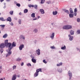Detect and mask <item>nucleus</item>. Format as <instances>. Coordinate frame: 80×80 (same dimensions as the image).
<instances>
[{"instance_id": "nucleus-17", "label": "nucleus", "mask_w": 80, "mask_h": 80, "mask_svg": "<svg viewBox=\"0 0 80 80\" xmlns=\"http://www.w3.org/2000/svg\"><path fill=\"white\" fill-rule=\"evenodd\" d=\"M0 20L2 21V22H5L6 21V19H4L3 18L1 17L0 18Z\"/></svg>"}, {"instance_id": "nucleus-50", "label": "nucleus", "mask_w": 80, "mask_h": 80, "mask_svg": "<svg viewBox=\"0 0 80 80\" xmlns=\"http://www.w3.org/2000/svg\"><path fill=\"white\" fill-rule=\"evenodd\" d=\"M24 64V63L23 62H22L21 64V65L22 66H23Z\"/></svg>"}, {"instance_id": "nucleus-30", "label": "nucleus", "mask_w": 80, "mask_h": 80, "mask_svg": "<svg viewBox=\"0 0 80 80\" xmlns=\"http://www.w3.org/2000/svg\"><path fill=\"white\" fill-rule=\"evenodd\" d=\"M41 4H43L45 3V0H41Z\"/></svg>"}, {"instance_id": "nucleus-18", "label": "nucleus", "mask_w": 80, "mask_h": 80, "mask_svg": "<svg viewBox=\"0 0 80 80\" xmlns=\"http://www.w3.org/2000/svg\"><path fill=\"white\" fill-rule=\"evenodd\" d=\"M31 60L32 62H33V63H35L36 62H37V61L36 60V59L34 58H32Z\"/></svg>"}, {"instance_id": "nucleus-32", "label": "nucleus", "mask_w": 80, "mask_h": 80, "mask_svg": "<svg viewBox=\"0 0 80 80\" xmlns=\"http://www.w3.org/2000/svg\"><path fill=\"white\" fill-rule=\"evenodd\" d=\"M34 7L35 9H36V10H37L38 9L37 8V5H34Z\"/></svg>"}, {"instance_id": "nucleus-16", "label": "nucleus", "mask_w": 80, "mask_h": 80, "mask_svg": "<svg viewBox=\"0 0 80 80\" xmlns=\"http://www.w3.org/2000/svg\"><path fill=\"white\" fill-rule=\"evenodd\" d=\"M42 72V69L39 68V69H37V70H36V72L37 73H38V72Z\"/></svg>"}, {"instance_id": "nucleus-57", "label": "nucleus", "mask_w": 80, "mask_h": 80, "mask_svg": "<svg viewBox=\"0 0 80 80\" xmlns=\"http://www.w3.org/2000/svg\"><path fill=\"white\" fill-rule=\"evenodd\" d=\"M34 5H31V7H34Z\"/></svg>"}, {"instance_id": "nucleus-22", "label": "nucleus", "mask_w": 80, "mask_h": 80, "mask_svg": "<svg viewBox=\"0 0 80 80\" xmlns=\"http://www.w3.org/2000/svg\"><path fill=\"white\" fill-rule=\"evenodd\" d=\"M38 75V72H36L34 75V77H37Z\"/></svg>"}, {"instance_id": "nucleus-37", "label": "nucleus", "mask_w": 80, "mask_h": 80, "mask_svg": "<svg viewBox=\"0 0 80 80\" xmlns=\"http://www.w3.org/2000/svg\"><path fill=\"white\" fill-rule=\"evenodd\" d=\"M0 27H2V28H4L5 27V25H0Z\"/></svg>"}, {"instance_id": "nucleus-56", "label": "nucleus", "mask_w": 80, "mask_h": 80, "mask_svg": "<svg viewBox=\"0 0 80 80\" xmlns=\"http://www.w3.org/2000/svg\"><path fill=\"white\" fill-rule=\"evenodd\" d=\"M17 77H20V75H18L17 76Z\"/></svg>"}, {"instance_id": "nucleus-13", "label": "nucleus", "mask_w": 80, "mask_h": 80, "mask_svg": "<svg viewBox=\"0 0 80 80\" xmlns=\"http://www.w3.org/2000/svg\"><path fill=\"white\" fill-rule=\"evenodd\" d=\"M57 71L59 73H62V68H58Z\"/></svg>"}, {"instance_id": "nucleus-28", "label": "nucleus", "mask_w": 80, "mask_h": 80, "mask_svg": "<svg viewBox=\"0 0 80 80\" xmlns=\"http://www.w3.org/2000/svg\"><path fill=\"white\" fill-rule=\"evenodd\" d=\"M21 60H22V59L20 58H18L16 59V61L17 62H20V61H21Z\"/></svg>"}, {"instance_id": "nucleus-6", "label": "nucleus", "mask_w": 80, "mask_h": 80, "mask_svg": "<svg viewBox=\"0 0 80 80\" xmlns=\"http://www.w3.org/2000/svg\"><path fill=\"white\" fill-rule=\"evenodd\" d=\"M36 53L38 55H40V50L38 49L36 51Z\"/></svg>"}, {"instance_id": "nucleus-54", "label": "nucleus", "mask_w": 80, "mask_h": 80, "mask_svg": "<svg viewBox=\"0 0 80 80\" xmlns=\"http://www.w3.org/2000/svg\"><path fill=\"white\" fill-rule=\"evenodd\" d=\"M28 6L29 7V8H31V7H32L31 5H29Z\"/></svg>"}, {"instance_id": "nucleus-61", "label": "nucleus", "mask_w": 80, "mask_h": 80, "mask_svg": "<svg viewBox=\"0 0 80 80\" xmlns=\"http://www.w3.org/2000/svg\"><path fill=\"white\" fill-rule=\"evenodd\" d=\"M25 38V37H24V36L23 37V38H22V39H23V40H24Z\"/></svg>"}, {"instance_id": "nucleus-8", "label": "nucleus", "mask_w": 80, "mask_h": 80, "mask_svg": "<svg viewBox=\"0 0 80 80\" xmlns=\"http://www.w3.org/2000/svg\"><path fill=\"white\" fill-rule=\"evenodd\" d=\"M16 78H17V76L16 74H14L12 78V80H15Z\"/></svg>"}, {"instance_id": "nucleus-64", "label": "nucleus", "mask_w": 80, "mask_h": 80, "mask_svg": "<svg viewBox=\"0 0 80 80\" xmlns=\"http://www.w3.org/2000/svg\"><path fill=\"white\" fill-rule=\"evenodd\" d=\"M40 18V16H38V18Z\"/></svg>"}, {"instance_id": "nucleus-42", "label": "nucleus", "mask_w": 80, "mask_h": 80, "mask_svg": "<svg viewBox=\"0 0 80 80\" xmlns=\"http://www.w3.org/2000/svg\"><path fill=\"white\" fill-rule=\"evenodd\" d=\"M51 49H55V47H54V46L50 47Z\"/></svg>"}, {"instance_id": "nucleus-55", "label": "nucleus", "mask_w": 80, "mask_h": 80, "mask_svg": "<svg viewBox=\"0 0 80 80\" xmlns=\"http://www.w3.org/2000/svg\"><path fill=\"white\" fill-rule=\"evenodd\" d=\"M19 15H22V12H20L19 13Z\"/></svg>"}, {"instance_id": "nucleus-51", "label": "nucleus", "mask_w": 80, "mask_h": 80, "mask_svg": "<svg viewBox=\"0 0 80 80\" xmlns=\"http://www.w3.org/2000/svg\"><path fill=\"white\" fill-rule=\"evenodd\" d=\"M14 19L15 20H17V18L15 17L14 18Z\"/></svg>"}, {"instance_id": "nucleus-5", "label": "nucleus", "mask_w": 80, "mask_h": 80, "mask_svg": "<svg viewBox=\"0 0 80 80\" xmlns=\"http://www.w3.org/2000/svg\"><path fill=\"white\" fill-rule=\"evenodd\" d=\"M6 45L4 43H2L0 44V48H4L5 47Z\"/></svg>"}, {"instance_id": "nucleus-60", "label": "nucleus", "mask_w": 80, "mask_h": 80, "mask_svg": "<svg viewBox=\"0 0 80 80\" xmlns=\"http://www.w3.org/2000/svg\"><path fill=\"white\" fill-rule=\"evenodd\" d=\"M1 2H2L4 1V0H0Z\"/></svg>"}, {"instance_id": "nucleus-1", "label": "nucleus", "mask_w": 80, "mask_h": 80, "mask_svg": "<svg viewBox=\"0 0 80 80\" xmlns=\"http://www.w3.org/2000/svg\"><path fill=\"white\" fill-rule=\"evenodd\" d=\"M4 44H5L6 47L8 46V50H6V52L8 53L6 54V57H8L12 54V51H11V50H12V43L10 42H8V40L7 39L5 40Z\"/></svg>"}, {"instance_id": "nucleus-63", "label": "nucleus", "mask_w": 80, "mask_h": 80, "mask_svg": "<svg viewBox=\"0 0 80 80\" xmlns=\"http://www.w3.org/2000/svg\"><path fill=\"white\" fill-rule=\"evenodd\" d=\"M7 2H10V0H6Z\"/></svg>"}, {"instance_id": "nucleus-34", "label": "nucleus", "mask_w": 80, "mask_h": 80, "mask_svg": "<svg viewBox=\"0 0 80 80\" xmlns=\"http://www.w3.org/2000/svg\"><path fill=\"white\" fill-rule=\"evenodd\" d=\"M18 22L20 25H21L22 23V20L21 19H19L18 21Z\"/></svg>"}, {"instance_id": "nucleus-29", "label": "nucleus", "mask_w": 80, "mask_h": 80, "mask_svg": "<svg viewBox=\"0 0 80 80\" xmlns=\"http://www.w3.org/2000/svg\"><path fill=\"white\" fill-rule=\"evenodd\" d=\"M9 13L11 15H12L13 14V11H11L9 12Z\"/></svg>"}, {"instance_id": "nucleus-11", "label": "nucleus", "mask_w": 80, "mask_h": 80, "mask_svg": "<svg viewBox=\"0 0 80 80\" xmlns=\"http://www.w3.org/2000/svg\"><path fill=\"white\" fill-rule=\"evenodd\" d=\"M54 36H55V33H53L50 36V37L51 39L52 40L53 38H54Z\"/></svg>"}, {"instance_id": "nucleus-35", "label": "nucleus", "mask_w": 80, "mask_h": 80, "mask_svg": "<svg viewBox=\"0 0 80 80\" xmlns=\"http://www.w3.org/2000/svg\"><path fill=\"white\" fill-rule=\"evenodd\" d=\"M70 13H73V10H72V8H70Z\"/></svg>"}, {"instance_id": "nucleus-3", "label": "nucleus", "mask_w": 80, "mask_h": 80, "mask_svg": "<svg viewBox=\"0 0 80 80\" xmlns=\"http://www.w3.org/2000/svg\"><path fill=\"white\" fill-rule=\"evenodd\" d=\"M68 37L69 41H72L73 40V37L71 36L70 34L68 35Z\"/></svg>"}, {"instance_id": "nucleus-62", "label": "nucleus", "mask_w": 80, "mask_h": 80, "mask_svg": "<svg viewBox=\"0 0 80 80\" xmlns=\"http://www.w3.org/2000/svg\"><path fill=\"white\" fill-rule=\"evenodd\" d=\"M14 3H16L17 4V2L15 1H14Z\"/></svg>"}, {"instance_id": "nucleus-27", "label": "nucleus", "mask_w": 80, "mask_h": 80, "mask_svg": "<svg viewBox=\"0 0 80 80\" xmlns=\"http://www.w3.org/2000/svg\"><path fill=\"white\" fill-rule=\"evenodd\" d=\"M73 15H74L73 14H72L71 13H70L69 14V16L70 18H73Z\"/></svg>"}, {"instance_id": "nucleus-14", "label": "nucleus", "mask_w": 80, "mask_h": 80, "mask_svg": "<svg viewBox=\"0 0 80 80\" xmlns=\"http://www.w3.org/2000/svg\"><path fill=\"white\" fill-rule=\"evenodd\" d=\"M63 10L64 11V12L67 13H68V14H69V13H70V12L69 11L67 10V9H63Z\"/></svg>"}, {"instance_id": "nucleus-38", "label": "nucleus", "mask_w": 80, "mask_h": 80, "mask_svg": "<svg viewBox=\"0 0 80 80\" xmlns=\"http://www.w3.org/2000/svg\"><path fill=\"white\" fill-rule=\"evenodd\" d=\"M76 49L78 52H80V48H77Z\"/></svg>"}, {"instance_id": "nucleus-53", "label": "nucleus", "mask_w": 80, "mask_h": 80, "mask_svg": "<svg viewBox=\"0 0 80 80\" xmlns=\"http://www.w3.org/2000/svg\"><path fill=\"white\" fill-rule=\"evenodd\" d=\"M31 58H35V57H34V56H33L31 55Z\"/></svg>"}, {"instance_id": "nucleus-10", "label": "nucleus", "mask_w": 80, "mask_h": 80, "mask_svg": "<svg viewBox=\"0 0 80 80\" xmlns=\"http://www.w3.org/2000/svg\"><path fill=\"white\" fill-rule=\"evenodd\" d=\"M16 43H15V42H13L12 43V49L13 48V47H16Z\"/></svg>"}, {"instance_id": "nucleus-31", "label": "nucleus", "mask_w": 80, "mask_h": 80, "mask_svg": "<svg viewBox=\"0 0 80 80\" xmlns=\"http://www.w3.org/2000/svg\"><path fill=\"white\" fill-rule=\"evenodd\" d=\"M28 9H26L24 10V13H26L28 12Z\"/></svg>"}, {"instance_id": "nucleus-45", "label": "nucleus", "mask_w": 80, "mask_h": 80, "mask_svg": "<svg viewBox=\"0 0 80 80\" xmlns=\"http://www.w3.org/2000/svg\"><path fill=\"white\" fill-rule=\"evenodd\" d=\"M77 32H78V34H80V30H77Z\"/></svg>"}, {"instance_id": "nucleus-23", "label": "nucleus", "mask_w": 80, "mask_h": 80, "mask_svg": "<svg viewBox=\"0 0 80 80\" xmlns=\"http://www.w3.org/2000/svg\"><path fill=\"white\" fill-rule=\"evenodd\" d=\"M8 36V35H7V34L6 33L4 34L3 36V38H7V37Z\"/></svg>"}, {"instance_id": "nucleus-46", "label": "nucleus", "mask_w": 80, "mask_h": 80, "mask_svg": "<svg viewBox=\"0 0 80 80\" xmlns=\"http://www.w3.org/2000/svg\"><path fill=\"white\" fill-rule=\"evenodd\" d=\"M46 3H48V4H50V1H48L46 2Z\"/></svg>"}, {"instance_id": "nucleus-15", "label": "nucleus", "mask_w": 80, "mask_h": 80, "mask_svg": "<svg viewBox=\"0 0 80 80\" xmlns=\"http://www.w3.org/2000/svg\"><path fill=\"white\" fill-rule=\"evenodd\" d=\"M63 10L64 11V12L67 13H68V14H69V13H70V12L69 11L67 10V9H63Z\"/></svg>"}, {"instance_id": "nucleus-48", "label": "nucleus", "mask_w": 80, "mask_h": 80, "mask_svg": "<svg viewBox=\"0 0 80 80\" xmlns=\"http://www.w3.org/2000/svg\"><path fill=\"white\" fill-rule=\"evenodd\" d=\"M74 12H77V8H75Z\"/></svg>"}, {"instance_id": "nucleus-44", "label": "nucleus", "mask_w": 80, "mask_h": 80, "mask_svg": "<svg viewBox=\"0 0 80 80\" xmlns=\"http://www.w3.org/2000/svg\"><path fill=\"white\" fill-rule=\"evenodd\" d=\"M77 21L78 22H80V19L79 18H78L77 19Z\"/></svg>"}, {"instance_id": "nucleus-52", "label": "nucleus", "mask_w": 80, "mask_h": 80, "mask_svg": "<svg viewBox=\"0 0 80 80\" xmlns=\"http://www.w3.org/2000/svg\"><path fill=\"white\" fill-rule=\"evenodd\" d=\"M37 18H34L33 19V20H37Z\"/></svg>"}, {"instance_id": "nucleus-19", "label": "nucleus", "mask_w": 80, "mask_h": 80, "mask_svg": "<svg viewBox=\"0 0 80 80\" xmlns=\"http://www.w3.org/2000/svg\"><path fill=\"white\" fill-rule=\"evenodd\" d=\"M58 13V12L57 11H53L52 12V14L53 15H56Z\"/></svg>"}, {"instance_id": "nucleus-43", "label": "nucleus", "mask_w": 80, "mask_h": 80, "mask_svg": "<svg viewBox=\"0 0 80 80\" xmlns=\"http://www.w3.org/2000/svg\"><path fill=\"white\" fill-rule=\"evenodd\" d=\"M23 37V36L21 35L20 37V38L21 39H22Z\"/></svg>"}, {"instance_id": "nucleus-36", "label": "nucleus", "mask_w": 80, "mask_h": 80, "mask_svg": "<svg viewBox=\"0 0 80 80\" xmlns=\"http://www.w3.org/2000/svg\"><path fill=\"white\" fill-rule=\"evenodd\" d=\"M27 66H28V67H32V65L30 63H28L27 64Z\"/></svg>"}, {"instance_id": "nucleus-21", "label": "nucleus", "mask_w": 80, "mask_h": 80, "mask_svg": "<svg viewBox=\"0 0 80 80\" xmlns=\"http://www.w3.org/2000/svg\"><path fill=\"white\" fill-rule=\"evenodd\" d=\"M62 62H61L59 64H57V67H60V66H62Z\"/></svg>"}, {"instance_id": "nucleus-40", "label": "nucleus", "mask_w": 80, "mask_h": 80, "mask_svg": "<svg viewBox=\"0 0 80 80\" xmlns=\"http://www.w3.org/2000/svg\"><path fill=\"white\" fill-rule=\"evenodd\" d=\"M43 63H45L46 64L47 63V61H45V59L43 60Z\"/></svg>"}, {"instance_id": "nucleus-58", "label": "nucleus", "mask_w": 80, "mask_h": 80, "mask_svg": "<svg viewBox=\"0 0 80 80\" xmlns=\"http://www.w3.org/2000/svg\"><path fill=\"white\" fill-rule=\"evenodd\" d=\"M51 24L52 25H53V26L55 25V24H54L53 23H52Z\"/></svg>"}, {"instance_id": "nucleus-41", "label": "nucleus", "mask_w": 80, "mask_h": 80, "mask_svg": "<svg viewBox=\"0 0 80 80\" xmlns=\"http://www.w3.org/2000/svg\"><path fill=\"white\" fill-rule=\"evenodd\" d=\"M16 67H17V66H15V65L13 66L12 67L13 70H15V69L16 68Z\"/></svg>"}, {"instance_id": "nucleus-12", "label": "nucleus", "mask_w": 80, "mask_h": 80, "mask_svg": "<svg viewBox=\"0 0 80 80\" xmlns=\"http://www.w3.org/2000/svg\"><path fill=\"white\" fill-rule=\"evenodd\" d=\"M6 21L7 22H11L12 21V18L10 17H9L6 19Z\"/></svg>"}, {"instance_id": "nucleus-47", "label": "nucleus", "mask_w": 80, "mask_h": 80, "mask_svg": "<svg viewBox=\"0 0 80 80\" xmlns=\"http://www.w3.org/2000/svg\"><path fill=\"white\" fill-rule=\"evenodd\" d=\"M10 24L11 26H13V23L12 22H11L10 23Z\"/></svg>"}, {"instance_id": "nucleus-4", "label": "nucleus", "mask_w": 80, "mask_h": 80, "mask_svg": "<svg viewBox=\"0 0 80 80\" xmlns=\"http://www.w3.org/2000/svg\"><path fill=\"white\" fill-rule=\"evenodd\" d=\"M68 73L69 77V79L71 80V78H72V72H70V71H69Z\"/></svg>"}, {"instance_id": "nucleus-9", "label": "nucleus", "mask_w": 80, "mask_h": 80, "mask_svg": "<svg viewBox=\"0 0 80 80\" xmlns=\"http://www.w3.org/2000/svg\"><path fill=\"white\" fill-rule=\"evenodd\" d=\"M39 11L41 12V14H44L45 13V11L43 9H41L39 10Z\"/></svg>"}, {"instance_id": "nucleus-2", "label": "nucleus", "mask_w": 80, "mask_h": 80, "mask_svg": "<svg viewBox=\"0 0 80 80\" xmlns=\"http://www.w3.org/2000/svg\"><path fill=\"white\" fill-rule=\"evenodd\" d=\"M72 28V26L70 25H68L64 26L63 27V29H65V30H68L69 29H71Z\"/></svg>"}, {"instance_id": "nucleus-33", "label": "nucleus", "mask_w": 80, "mask_h": 80, "mask_svg": "<svg viewBox=\"0 0 80 80\" xmlns=\"http://www.w3.org/2000/svg\"><path fill=\"white\" fill-rule=\"evenodd\" d=\"M0 52L1 53H2L3 52V49L2 48H1Z\"/></svg>"}, {"instance_id": "nucleus-49", "label": "nucleus", "mask_w": 80, "mask_h": 80, "mask_svg": "<svg viewBox=\"0 0 80 80\" xmlns=\"http://www.w3.org/2000/svg\"><path fill=\"white\" fill-rule=\"evenodd\" d=\"M74 16H77V12H74Z\"/></svg>"}, {"instance_id": "nucleus-59", "label": "nucleus", "mask_w": 80, "mask_h": 80, "mask_svg": "<svg viewBox=\"0 0 80 80\" xmlns=\"http://www.w3.org/2000/svg\"><path fill=\"white\" fill-rule=\"evenodd\" d=\"M3 8L5 9V8H6V6L5 5H4V7H3Z\"/></svg>"}, {"instance_id": "nucleus-20", "label": "nucleus", "mask_w": 80, "mask_h": 80, "mask_svg": "<svg viewBox=\"0 0 80 80\" xmlns=\"http://www.w3.org/2000/svg\"><path fill=\"white\" fill-rule=\"evenodd\" d=\"M70 33L71 35H73L74 34V31L71 30L70 31Z\"/></svg>"}, {"instance_id": "nucleus-7", "label": "nucleus", "mask_w": 80, "mask_h": 80, "mask_svg": "<svg viewBox=\"0 0 80 80\" xmlns=\"http://www.w3.org/2000/svg\"><path fill=\"white\" fill-rule=\"evenodd\" d=\"M24 48V45L22 44L20 45L19 47V48L20 50H22V49Z\"/></svg>"}, {"instance_id": "nucleus-25", "label": "nucleus", "mask_w": 80, "mask_h": 80, "mask_svg": "<svg viewBox=\"0 0 80 80\" xmlns=\"http://www.w3.org/2000/svg\"><path fill=\"white\" fill-rule=\"evenodd\" d=\"M31 17H32V18H35V13H32L31 14Z\"/></svg>"}, {"instance_id": "nucleus-39", "label": "nucleus", "mask_w": 80, "mask_h": 80, "mask_svg": "<svg viewBox=\"0 0 80 80\" xmlns=\"http://www.w3.org/2000/svg\"><path fill=\"white\" fill-rule=\"evenodd\" d=\"M17 6H18V7H20V4L18 3L16 4Z\"/></svg>"}, {"instance_id": "nucleus-26", "label": "nucleus", "mask_w": 80, "mask_h": 80, "mask_svg": "<svg viewBox=\"0 0 80 80\" xmlns=\"http://www.w3.org/2000/svg\"><path fill=\"white\" fill-rule=\"evenodd\" d=\"M61 49L62 50H65V49H66V46L64 45L63 47H62L61 48Z\"/></svg>"}, {"instance_id": "nucleus-24", "label": "nucleus", "mask_w": 80, "mask_h": 80, "mask_svg": "<svg viewBox=\"0 0 80 80\" xmlns=\"http://www.w3.org/2000/svg\"><path fill=\"white\" fill-rule=\"evenodd\" d=\"M33 32H34V33H37V32H38V29H37V28L33 30Z\"/></svg>"}]
</instances>
